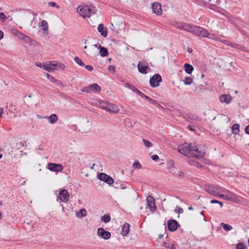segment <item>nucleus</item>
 Masks as SVG:
<instances>
[{
	"label": "nucleus",
	"instance_id": "obj_1",
	"mask_svg": "<svg viewBox=\"0 0 249 249\" xmlns=\"http://www.w3.org/2000/svg\"><path fill=\"white\" fill-rule=\"evenodd\" d=\"M178 151L180 153L188 157L199 159L203 157L206 153L205 150L200 146L194 144L185 143L178 147Z\"/></svg>",
	"mask_w": 249,
	"mask_h": 249
},
{
	"label": "nucleus",
	"instance_id": "obj_2",
	"mask_svg": "<svg viewBox=\"0 0 249 249\" xmlns=\"http://www.w3.org/2000/svg\"><path fill=\"white\" fill-rule=\"evenodd\" d=\"M77 12L83 18H86V17L89 18L92 15L95 14L96 10H92L88 5H84L78 7Z\"/></svg>",
	"mask_w": 249,
	"mask_h": 249
},
{
	"label": "nucleus",
	"instance_id": "obj_3",
	"mask_svg": "<svg viewBox=\"0 0 249 249\" xmlns=\"http://www.w3.org/2000/svg\"><path fill=\"white\" fill-rule=\"evenodd\" d=\"M190 33H192L196 36H201L203 37H208L209 35V32L205 29L202 27L193 25H192Z\"/></svg>",
	"mask_w": 249,
	"mask_h": 249
},
{
	"label": "nucleus",
	"instance_id": "obj_4",
	"mask_svg": "<svg viewBox=\"0 0 249 249\" xmlns=\"http://www.w3.org/2000/svg\"><path fill=\"white\" fill-rule=\"evenodd\" d=\"M162 81V78L160 74H155L151 77L149 80L150 86L152 88L157 87L159 83Z\"/></svg>",
	"mask_w": 249,
	"mask_h": 249
},
{
	"label": "nucleus",
	"instance_id": "obj_5",
	"mask_svg": "<svg viewBox=\"0 0 249 249\" xmlns=\"http://www.w3.org/2000/svg\"><path fill=\"white\" fill-rule=\"evenodd\" d=\"M98 178L108 184L109 186L113 184L114 182L112 178L104 173H99L98 175Z\"/></svg>",
	"mask_w": 249,
	"mask_h": 249
},
{
	"label": "nucleus",
	"instance_id": "obj_6",
	"mask_svg": "<svg viewBox=\"0 0 249 249\" xmlns=\"http://www.w3.org/2000/svg\"><path fill=\"white\" fill-rule=\"evenodd\" d=\"M147 206L149 208L150 211L154 212L156 210L157 207L155 204V200L154 198L151 196L147 197L146 199Z\"/></svg>",
	"mask_w": 249,
	"mask_h": 249
},
{
	"label": "nucleus",
	"instance_id": "obj_7",
	"mask_svg": "<svg viewBox=\"0 0 249 249\" xmlns=\"http://www.w3.org/2000/svg\"><path fill=\"white\" fill-rule=\"evenodd\" d=\"M47 167L50 171L55 172H61L63 169V166L59 163H49Z\"/></svg>",
	"mask_w": 249,
	"mask_h": 249
},
{
	"label": "nucleus",
	"instance_id": "obj_8",
	"mask_svg": "<svg viewBox=\"0 0 249 249\" xmlns=\"http://www.w3.org/2000/svg\"><path fill=\"white\" fill-rule=\"evenodd\" d=\"M180 225L178 223L175 219H171L167 221V227L169 231H176Z\"/></svg>",
	"mask_w": 249,
	"mask_h": 249
},
{
	"label": "nucleus",
	"instance_id": "obj_9",
	"mask_svg": "<svg viewBox=\"0 0 249 249\" xmlns=\"http://www.w3.org/2000/svg\"><path fill=\"white\" fill-rule=\"evenodd\" d=\"M97 234L105 240H107L111 237V233L109 231H106L103 228H99L98 229Z\"/></svg>",
	"mask_w": 249,
	"mask_h": 249
},
{
	"label": "nucleus",
	"instance_id": "obj_10",
	"mask_svg": "<svg viewBox=\"0 0 249 249\" xmlns=\"http://www.w3.org/2000/svg\"><path fill=\"white\" fill-rule=\"evenodd\" d=\"M70 197L69 192L65 189L61 190L59 193L58 198L63 202H66Z\"/></svg>",
	"mask_w": 249,
	"mask_h": 249
},
{
	"label": "nucleus",
	"instance_id": "obj_11",
	"mask_svg": "<svg viewBox=\"0 0 249 249\" xmlns=\"http://www.w3.org/2000/svg\"><path fill=\"white\" fill-rule=\"evenodd\" d=\"M204 190L212 196H217L218 195V193L216 192V191H214L213 184H206L204 185Z\"/></svg>",
	"mask_w": 249,
	"mask_h": 249
},
{
	"label": "nucleus",
	"instance_id": "obj_12",
	"mask_svg": "<svg viewBox=\"0 0 249 249\" xmlns=\"http://www.w3.org/2000/svg\"><path fill=\"white\" fill-rule=\"evenodd\" d=\"M152 8L154 13L157 15H160L162 14L161 5L159 2H154L152 5Z\"/></svg>",
	"mask_w": 249,
	"mask_h": 249
},
{
	"label": "nucleus",
	"instance_id": "obj_13",
	"mask_svg": "<svg viewBox=\"0 0 249 249\" xmlns=\"http://www.w3.org/2000/svg\"><path fill=\"white\" fill-rule=\"evenodd\" d=\"M97 30L99 32L102 36L104 37H106L107 36V29L104 28V25L100 23L97 28Z\"/></svg>",
	"mask_w": 249,
	"mask_h": 249
},
{
	"label": "nucleus",
	"instance_id": "obj_14",
	"mask_svg": "<svg viewBox=\"0 0 249 249\" xmlns=\"http://www.w3.org/2000/svg\"><path fill=\"white\" fill-rule=\"evenodd\" d=\"M138 69L140 73L146 74L147 73V70L149 68L148 66L144 65L143 62H139L138 64Z\"/></svg>",
	"mask_w": 249,
	"mask_h": 249
},
{
	"label": "nucleus",
	"instance_id": "obj_15",
	"mask_svg": "<svg viewBox=\"0 0 249 249\" xmlns=\"http://www.w3.org/2000/svg\"><path fill=\"white\" fill-rule=\"evenodd\" d=\"M108 112L117 113L119 111L118 107L115 104L109 102L107 110Z\"/></svg>",
	"mask_w": 249,
	"mask_h": 249
},
{
	"label": "nucleus",
	"instance_id": "obj_16",
	"mask_svg": "<svg viewBox=\"0 0 249 249\" xmlns=\"http://www.w3.org/2000/svg\"><path fill=\"white\" fill-rule=\"evenodd\" d=\"M219 100L221 103L229 104L232 100V97L229 94H223L220 96Z\"/></svg>",
	"mask_w": 249,
	"mask_h": 249
},
{
	"label": "nucleus",
	"instance_id": "obj_17",
	"mask_svg": "<svg viewBox=\"0 0 249 249\" xmlns=\"http://www.w3.org/2000/svg\"><path fill=\"white\" fill-rule=\"evenodd\" d=\"M98 49H99V53L101 56L105 57L108 55V52L107 48L105 47L102 46L100 44L99 45Z\"/></svg>",
	"mask_w": 249,
	"mask_h": 249
},
{
	"label": "nucleus",
	"instance_id": "obj_18",
	"mask_svg": "<svg viewBox=\"0 0 249 249\" xmlns=\"http://www.w3.org/2000/svg\"><path fill=\"white\" fill-rule=\"evenodd\" d=\"M130 225L128 223H125L122 227L121 234L123 236H126L129 232Z\"/></svg>",
	"mask_w": 249,
	"mask_h": 249
},
{
	"label": "nucleus",
	"instance_id": "obj_19",
	"mask_svg": "<svg viewBox=\"0 0 249 249\" xmlns=\"http://www.w3.org/2000/svg\"><path fill=\"white\" fill-rule=\"evenodd\" d=\"M193 25H191L188 23H183L180 25V26L178 27L180 30H184L187 32H190Z\"/></svg>",
	"mask_w": 249,
	"mask_h": 249
},
{
	"label": "nucleus",
	"instance_id": "obj_20",
	"mask_svg": "<svg viewBox=\"0 0 249 249\" xmlns=\"http://www.w3.org/2000/svg\"><path fill=\"white\" fill-rule=\"evenodd\" d=\"M56 66L55 64H52L50 63L49 64L44 65L43 66V69L48 72H52L54 70V67Z\"/></svg>",
	"mask_w": 249,
	"mask_h": 249
},
{
	"label": "nucleus",
	"instance_id": "obj_21",
	"mask_svg": "<svg viewBox=\"0 0 249 249\" xmlns=\"http://www.w3.org/2000/svg\"><path fill=\"white\" fill-rule=\"evenodd\" d=\"M98 107L102 109L107 110V106H108L109 102L100 100L98 102Z\"/></svg>",
	"mask_w": 249,
	"mask_h": 249
},
{
	"label": "nucleus",
	"instance_id": "obj_22",
	"mask_svg": "<svg viewBox=\"0 0 249 249\" xmlns=\"http://www.w3.org/2000/svg\"><path fill=\"white\" fill-rule=\"evenodd\" d=\"M184 70L186 73L188 74H191L194 70L193 66L188 63H185L184 65Z\"/></svg>",
	"mask_w": 249,
	"mask_h": 249
},
{
	"label": "nucleus",
	"instance_id": "obj_23",
	"mask_svg": "<svg viewBox=\"0 0 249 249\" xmlns=\"http://www.w3.org/2000/svg\"><path fill=\"white\" fill-rule=\"evenodd\" d=\"M89 88H91L92 91H94L95 92H99L101 90L100 86L96 83L90 85Z\"/></svg>",
	"mask_w": 249,
	"mask_h": 249
},
{
	"label": "nucleus",
	"instance_id": "obj_24",
	"mask_svg": "<svg viewBox=\"0 0 249 249\" xmlns=\"http://www.w3.org/2000/svg\"><path fill=\"white\" fill-rule=\"evenodd\" d=\"M113 187L116 189H124L126 188L125 185L120 180L115 182Z\"/></svg>",
	"mask_w": 249,
	"mask_h": 249
},
{
	"label": "nucleus",
	"instance_id": "obj_25",
	"mask_svg": "<svg viewBox=\"0 0 249 249\" xmlns=\"http://www.w3.org/2000/svg\"><path fill=\"white\" fill-rule=\"evenodd\" d=\"M48 119L50 124H53L57 121L58 117L56 114H53L48 118Z\"/></svg>",
	"mask_w": 249,
	"mask_h": 249
},
{
	"label": "nucleus",
	"instance_id": "obj_26",
	"mask_svg": "<svg viewBox=\"0 0 249 249\" xmlns=\"http://www.w3.org/2000/svg\"><path fill=\"white\" fill-rule=\"evenodd\" d=\"M232 133L235 135L238 134L240 131L239 125L238 124H234L231 127Z\"/></svg>",
	"mask_w": 249,
	"mask_h": 249
},
{
	"label": "nucleus",
	"instance_id": "obj_27",
	"mask_svg": "<svg viewBox=\"0 0 249 249\" xmlns=\"http://www.w3.org/2000/svg\"><path fill=\"white\" fill-rule=\"evenodd\" d=\"M87 215V211L85 209H80L79 212H77L76 216L78 217H83Z\"/></svg>",
	"mask_w": 249,
	"mask_h": 249
},
{
	"label": "nucleus",
	"instance_id": "obj_28",
	"mask_svg": "<svg viewBox=\"0 0 249 249\" xmlns=\"http://www.w3.org/2000/svg\"><path fill=\"white\" fill-rule=\"evenodd\" d=\"M111 220V217L109 214H105L101 217V220L104 223H108Z\"/></svg>",
	"mask_w": 249,
	"mask_h": 249
},
{
	"label": "nucleus",
	"instance_id": "obj_29",
	"mask_svg": "<svg viewBox=\"0 0 249 249\" xmlns=\"http://www.w3.org/2000/svg\"><path fill=\"white\" fill-rule=\"evenodd\" d=\"M221 225L223 227V229L226 231H230L232 228V226L230 225L225 224L224 223H221Z\"/></svg>",
	"mask_w": 249,
	"mask_h": 249
},
{
	"label": "nucleus",
	"instance_id": "obj_30",
	"mask_svg": "<svg viewBox=\"0 0 249 249\" xmlns=\"http://www.w3.org/2000/svg\"><path fill=\"white\" fill-rule=\"evenodd\" d=\"M41 29L45 31H47L48 30V26L47 22L45 20H43L41 22Z\"/></svg>",
	"mask_w": 249,
	"mask_h": 249
},
{
	"label": "nucleus",
	"instance_id": "obj_31",
	"mask_svg": "<svg viewBox=\"0 0 249 249\" xmlns=\"http://www.w3.org/2000/svg\"><path fill=\"white\" fill-rule=\"evenodd\" d=\"M74 60V61L77 64H78L79 66H84V65H85L84 63L81 60V59H80L78 57H77V56L75 57Z\"/></svg>",
	"mask_w": 249,
	"mask_h": 249
},
{
	"label": "nucleus",
	"instance_id": "obj_32",
	"mask_svg": "<svg viewBox=\"0 0 249 249\" xmlns=\"http://www.w3.org/2000/svg\"><path fill=\"white\" fill-rule=\"evenodd\" d=\"M133 167L136 169H141L142 168V165L139 162V161L136 160L134 162L133 164Z\"/></svg>",
	"mask_w": 249,
	"mask_h": 249
},
{
	"label": "nucleus",
	"instance_id": "obj_33",
	"mask_svg": "<svg viewBox=\"0 0 249 249\" xmlns=\"http://www.w3.org/2000/svg\"><path fill=\"white\" fill-rule=\"evenodd\" d=\"M193 82V79L190 77H186L185 79L184 84L185 85H191Z\"/></svg>",
	"mask_w": 249,
	"mask_h": 249
},
{
	"label": "nucleus",
	"instance_id": "obj_34",
	"mask_svg": "<svg viewBox=\"0 0 249 249\" xmlns=\"http://www.w3.org/2000/svg\"><path fill=\"white\" fill-rule=\"evenodd\" d=\"M236 249H247L246 246L243 243H239L236 245Z\"/></svg>",
	"mask_w": 249,
	"mask_h": 249
},
{
	"label": "nucleus",
	"instance_id": "obj_35",
	"mask_svg": "<svg viewBox=\"0 0 249 249\" xmlns=\"http://www.w3.org/2000/svg\"><path fill=\"white\" fill-rule=\"evenodd\" d=\"M81 91L82 92H86L88 93H90L91 92H92V90H91V88H89V86L88 87H86L84 88L83 89H81Z\"/></svg>",
	"mask_w": 249,
	"mask_h": 249
},
{
	"label": "nucleus",
	"instance_id": "obj_36",
	"mask_svg": "<svg viewBox=\"0 0 249 249\" xmlns=\"http://www.w3.org/2000/svg\"><path fill=\"white\" fill-rule=\"evenodd\" d=\"M44 76L46 77L47 78H48L51 82H53L55 80V78L52 75H50L48 73H45Z\"/></svg>",
	"mask_w": 249,
	"mask_h": 249
},
{
	"label": "nucleus",
	"instance_id": "obj_37",
	"mask_svg": "<svg viewBox=\"0 0 249 249\" xmlns=\"http://www.w3.org/2000/svg\"><path fill=\"white\" fill-rule=\"evenodd\" d=\"M142 142L144 145L147 147H150L152 146L151 142H150L149 141L147 140L143 139Z\"/></svg>",
	"mask_w": 249,
	"mask_h": 249
},
{
	"label": "nucleus",
	"instance_id": "obj_38",
	"mask_svg": "<svg viewBox=\"0 0 249 249\" xmlns=\"http://www.w3.org/2000/svg\"><path fill=\"white\" fill-rule=\"evenodd\" d=\"M184 212L183 209L178 206H177L175 210V212L176 213H181Z\"/></svg>",
	"mask_w": 249,
	"mask_h": 249
},
{
	"label": "nucleus",
	"instance_id": "obj_39",
	"mask_svg": "<svg viewBox=\"0 0 249 249\" xmlns=\"http://www.w3.org/2000/svg\"><path fill=\"white\" fill-rule=\"evenodd\" d=\"M188 118L191 120H198L199 118L195 114H189Z\"/></svg>",
	"mask_w": 249,
	"mask_h": 249
},
{
	"label": "nucleus",
	"instance_id": "obj_40",
	"mask_svg": "<svg viewBox=\"0 0 249 249\" xmlns=\"http://www.w3.org/2000/svg\"><path fill=\"white\" fill-rule=\"evenodd\" d=\"M0 19H1L2 22H4L7 19H8V18L6 17L4 13L0 12Z\"/></svg>",
	"mask_w": 249,
	"mask_h": 249
},
{
	"label": "nucleus",
	"instance_id": "obj_41",
	"mask_svg": "<svg viewBox=\"0 0 249 249\" xmlns=\"http://www.w3.org/2000/svg\"><path fill=\"white\" fill-rule=\"evenodd\" d=\"M53 83H55L56 84V85H57V86H58L59 87H63V83L60 81L56 80V79H55V80L54 81V82Z\"/></svg>",
	"mask_w": 249,
	"mask_h": 249
},
{
	"label": "nucleus",
	"instance_id": "obj_42",
	"mask_svg": "<svg viewBox=\"0 0 249 249\" xmlns=\"http://www.w3.org/2000/svg\"><path fill=\"white\" fill-rule=\"evenodd\" d=\"M115 67L113 65H109L108 68V70L109 72H112L113 73L115 72Z\"/></svg>",
	"mask_w": 249,
	"mask_h": 249
},
{
	"label": "nucleus",
	"instance_id": "obj_43",
	"mask_svg": "<svg viewBox=\"0 0 249 249\" xmlns=\"http://www.w3.org/2000/svg\"><path fill=\"white\" fill-rule=\"evenodd\" d=\"M211 203H212V204L217 203V204H219L220 205L221 207H222V206H223V203L222 202H220V201H219L218 200H214V199L212 200L211 201Z\"/></svg>",
	"mask_w": 249,
	"mask_h": 249
},
{
	"label": "nucleus",
	"instance_id": "obj_44",
	"mask_svg": "<svg viewBox=\"0 0 249 249\" xmlns=\"http://www.w3.org/2000/svg\"><path fill=\"white\" fill-rule=\"evenodd\" d=\"M153 105H154L156 107L158 108H163L162 107L159 103H158L156 100L154 101V102L152 103Z\"/></svg>",
	"mask_w": 249,
	"mask_h": 249
},
{
	"label": "nucleus",
	"instance_id": "obj_45",
	"mask_svg": "<svg viewBox=\"0 0 249 249\" xmlns=\"http://www.w3.org/2000/svg\"><path fill=\"white\" fill-rule=\"evenodd\" d=\"M48 4L50 6L59 8V6L54 2H49Z\"/></svg>",
	"mask_w": 249,
	"mask_h": 249
},
{
	"label": "nucleus",
	"instance_id": "obj_46",
	"mask_svg": "<svg viewBox=\"0 0 249 249\" xmlns=\"http://www.w3.org/2000/svg\"><path fill=\"white\" fill-rule=\"evenodd\" d=\"M217 197H220L222 199H223L224 200H229V197L224 195L218 194V195Z\"/></svg>",
	"mask_w": 249,
	"mask_h": 249
},
{
	"label": "nucleus",
	"instance_id": "obj_47",
	"mask_svg": "<svg viewBox=\"0 0 249 249\" xmlns=\"http://www.w3.org/2000/svg\"><path fill=\"white\" fill-rule=\"evenodd\" d=\"M85 68L87 70H88V71H92L93 70V67L92 66H91V65H89L85 66Z\"/></svg>",
	"mask_w": 249,
	"mask_h": 249
},
{
	"label": "nucleus",
	"instance_id": "obj_48",
	"mask_svg": "<svg viewBox=\"0 0 249 249\" xmlns=\"http://www.w3.org/2000/svg\"><path fill=\"white\" fill-rule=\"evenodd\" d=\"M213 187L214 191H216V192H217L218 190L222 189V188L218 185H213Z\"/></svg>",
	"mask_w": 249,
	"mask_h": 249
},
{
	"label": "nucleus",
	"instance_id": "obj_49",
	"mask_svg": "<svg viewBox=\"0 0 249 249\" xmlns=\"http://www.w3.org/2000/svg\"><path fill=\"white\" fill-rule=\"evenodd\" d=\"M151 159L154 161H156L159 159V156L157 155H154L151 156Z\"/></svg>",
	"mask_w": 249,
	"mask_h": 249
},
{
	"label": "nucleus",
	"instance_id": "obj_50",
	"mask_svg": "<svg viewBox=\"0 0 249 249\" xmlns=\"http://www.w3.org/2000/svg\"><path fill=\"white\" fill-rule=\"evenodd\" d=\"M245 131L246 134H249V124L246 127L245 129Z\"/></svg>",
	"mask_w": 249,
	"mask_h": 249
},
{
	"label": "nucleus",
	"instance_id": "obj_51",
	"mask_svg": "<svg viewBox=\"0 0 249 249\" xmlns=\"http://www.w3.org/2000/svg\"><path fill=\"white\" fill-rule=\"evenodd\" d=\"M125 87H126L130 89V88L132 86V85L129 83H126L125 84Z\"/></svg>",
	"mask_w": 249,
	"mask_h": 249
},
{
	"label": "nucleus",
	"instance_id": "obj_52",
	"mask_svg": "<svg viewBox=\"0 0 249 249\" xmlns=\"http://www.w3.org/2000/svg\"><path fill=\"white\" fill-rule=\"evenodd\" d=\"M187 127L191 131H194L195 130V129L191 125H188Z\"/></svg>",
	"mask_w": 249,
	"mask_h": 249
},
{
	"label": "nucleus",
	"instance_id": "obj_53",
	"mask_svg": "<svg viewBox=\"0 0 249 249\" xmlns=\"http://www.w3.org/2000/svg\"><path fill=\"white\" fill-rule=\"evenodd\" d=\"M169 245L170 244L166 242L163 243V246L166 248H169Z\"/></svg>",
	"mask_w": 249,
	"mask_h": 249
},
{
	"label": "nucleus",
	"instance_id": "obj_54",
	"mask_svg": "<svg viewBox=\"0 0 249 249\" xmlns=\"http://www.w3.org/2000/svg\"><path fill=\"white\" fill-rule=\"evenodd\" d=\"M137 89L136 88H135L134 86L132 85V86L130 88V89L133 91V92H135V90Z\"/></svg>",
	"mask_w": 249,
	"mask_h": 249
},
{
	"label": "nucleus",
	"instance_id": "obj_55",
	"mask_svg": "<svg viewBox=\"0 0 249 249\" xmlns=\"http://www.w3.org/2000/svg\"><path fill=\"white\" fill-rule=\"evenodd\" d=\"M36 66H37L38 67H40V68L43 67V66L41 63H36Z\"/></svg>",
	"mask_w": 249,
	"mask_h": 249
},
{
	"label": "nucleus",
	"instance_id": "obj_56",
	"mask_svg": "<svg viewBox=\"0 0 249 249\" xmlns=\"http://www.w3.org/2000/svg\"><path fill=\"white\" fill-rule=\"evenodd\" d=\"M3 37V33L2 31L0 30V40Z\"/></svg>",
	"mask_w": 249,
	"mask_h": 249
},
{
	"label": "nucleus",
	"instance_id": "obj_57",
	"mask_svg": "<svg viewBox=\"0 0 249 249\" xmlns=\"http://www.w3.org/2000/svg\"><path fill=\"white\" fill-rule=\"evenodd\" d=\"M169 248H170L171 249H175L176 246L175 245L172 244L171 245H169Z\"/></svg>",
	"mask_w": 249,
	"mask_h": 249
},
{
	"label": "nucleus",
	"instance_id": "obj_58",
	"mask_svg": "<svg viewBox=\"0 0 249 249\" xmlns=\"http://www.w3.org/2000/svg\"><path fill=\"white\" fill-rule=\"evenodd\" d=\"M178 176L179 177H183V176H184V173H183V172H181H181H179Z\"/></svg>",
	"mask_w": 249,
	"mask_h": 249
},
{
	"label": "nucleus",
	"instance_id": "obj_59",
	"mask_svg": "<svg viewBox=\"0 0 249 249\" xmlns=\"http://www.w3.org/2000/svg\"><path fill=\"white\" fill-rule=\"evenodd\" d=\"M147 100L151 103V104H152L153 102H154V101L155 100L149 97V99H147Z\"/></svg>",
	"mask_w": 249,
	"mask_h": 249
},
{
	"label": "nucleus",
	"instance_id": "obj_60",
	"mask_svg": "<svg viewBox=\"0 0 249 249\" xmlns=\"http://www.w3.org/2000/svg\"><path fill=\"white\" fill-rule=\"evenodd\" d=\"M3 109L1 107H0V116H1L2 114L3 113Z\"/></svg>",
	"mask_w": 249,
	"mask_h": 249
},
{
	"label": "nucleus",
	"instance_id": "obj_61",
	"mask_svg": "<svg viewBox=\"0 0 249 249\" xmlns=\"http://www.w3.org/2000/svg\"><path fill=\"white\" fill-rule=\"evenodd\" d=\"M136 93H137L138 95L140 94V93L141 92V91L140 90H139V89H137L136 90H135V92Z\"/></svg>",
	"mask_w": 249,
	"mask_h": 249
},
{
	"label": "nucleus",
	"instance_id": "obj_62",
	"mask_svg": "<svg viewBox=\"0 0 249 249\" xmlns=\"http://www.w3.org/2000/svg\"><path fill=\"white\" fill-rule=\"evenodd\" d=\"M145 94H144L143 93H142V91L140 93V94L139 95L140 96H141L142 98L144 95Z\"/></svg>",
	"mask_w": 249,
	"mask_h": 249
},
{
	"label": "nucleus",
	"instance_id": "obj_63",
	"mask_svg": "<svg viewBox=\"0 0 249 249\" xmlns=\"http://www.w3.org/2000/svg\"><path fill=\"white\" fill-rule=\"evenodd\" d=\"M149 97L148 96H147L146 95L144 94V96L142 97L143 98H144L146 100H147V99H149Z\"/></svg>",
	"mask_w": 249,
	"mask_h": 249
},
{
	"label": "nucleus",
	"instance_id": "obj_64",
	"mask_svg": "<svg viewBox=\"0 0 249 249\" xmlns=\"http://www.w3.org/2000/svg\"><path fill=\"white\" fill-rule=\"evenodd\" d=\"M193 51L192 49L191 48H188V52L189 53H192Z\"/></svg>",
	"mask_w": 249,
	"mask_h": 249
}]
</instances>
